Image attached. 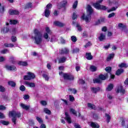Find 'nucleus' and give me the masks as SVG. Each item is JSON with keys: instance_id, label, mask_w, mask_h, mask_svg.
Here are the masks:
<instances>
[{"instance_id": "nucleus-40", "label": "nucleus", "mask_w": 128, "mask_h": 128, "mask_svg": "<svg viewBox=\"0 0 128 128\" xmlns=\"http://www.w3.org/2000/svg\"><path fill=\"white\" fill-rule=\"evenodd\" d=\"M10 24H18V20H10Z\"/></svg>"}, {"instance_id": "nucleus-38", "label": "nucleus", "mask_w": 128, "mask_h": 128, "mask_svg": "<svg viewBox=\"0 0 128 128\" xmlns=\"http://www.w3.org/2000/svg\"><path fill=\"white\" fill-rule=\"evenodd\" d=\"M32 6V4L31 2L28 3L26 6L25 8H31Z\"/></svg>"}, {"instance_id": "nucleus-37", "label": "nucleus", "mask_w": 128, "mask_h": 128, "mask_svg": "<svg viewBox=\"0 0 128 128\" xmlns=\"http://www.w3.org/2000/svg\"><path fill=\"white\" fill-rule=\"evenodd\" d=\"M42 76L44 78L45 80H50V77H48V75L46 74H43Z\"/></svg>"}, {"instance_id": "nucleus-53", "label": "nucleus", "mask_w": 128, "mask_h": 128, "mask_svg": "<svg viewBox=\"0 0 128 128\" xmlns=\"http://www.w3.org/2000/svg\"><path fill=\"white\" fill-rule=\"evenodd\" d=\"M36 120L39 124H42V120L40 117H36Z\"/></svg>"}, {"instance_id": "nucleus-17", "label": "nucleus", "mask_w": 128, "mask_h": 128, "mask_svg": "<svg viewBox=\"0 0 128 128\" xmlns=\"http://www.w3.org/2000/svg\"><path fill=\"white\" fill-rule=\"evenodd\" d=\"M25 84H26V86H28L30 88H34V86H36V84H34V83L30 82H26Z\"/></svg>"}, {"instance_id": "nucleus-56", "label": "nucleus", "mask_w": 128, "mask_h": 128, "mask_svg": "<svg viewBox=\"0 0 128 128\" xmlns=\"http://www.w3.org/2000/svg\"><path fill=\"white\" fill-rule=\"evenodd\" d=\"M11 40L13 42H16V37L15 36H12L11 38Z\"/></svg>"}, {"instance_id": "nucleus-20", "label": "nucleus", "mask_w": 128, "mask_h": 128, "mask_svg": "<svg viewBox=\"0 0 128 128\" xmlns=\"http://www.w3.org/2000/svg\"><path fill=\"white\" fill-rule=\"evenodd\" d=\"M43 36L44 38L46 40V42H50V38L48 37V34L46 32L44 33Z\"/></svg>"}, {"instance_id": "nucleus-42", "label": "nucleus", "mask_w": 128, "mask_h": 128, "mask_svg": "<svg viewBox=\"0 0 128 128\" xmlns=\"http://www.w3.org/2000/svg\"><path fill=\"white\" fill-rule=\"evenodd\" d=\"M44 112L46 114H51L50 110L48 109V108H44Z\"/></svg>"}, {"instance_id": "nucleus-25", "label": "nucleus", "mask_w": 128, "mask_h": 128, "mask_svg": "<svg viewBox=\"0 0 128 128\" xmlns=\"http://www.w3.org/2000/svg\"><path fill=\"white\" fill-rule=\"evenodd\" d=\"M8 84L10 86H12V88H14L16 84L14 81H9L8 82Z\"/></svg>"}, {"instance_id": "nucleus-30", "label": "nucleus", "mask_w": 128, "mask_h": 128, "mask_svg": "<svg viewBox=\"0 0 128 128\" xmlns=\"http://www.w3.org/2000/svg\"><path fill=\"white\" fill-rule=\"evenodd\" d=\"M10 30V29H8V27L6 28H4L2 30V32H3V34H6V32H8Z\"/></svg>"}, {"instance_id": "nucleus-47", "label": "nucleus", "mask_w": 128, "mask_h": 128, "mask_svg": "<svg viewBox=\"0 0 128 128\" xmlns=\"http://www.w3.org/2000/svg\"><path fill=\"white\" fill-rule=\"evenodd\" d=\"M80 52V48H75L72 50L73 54H76Z\"/></svg>"}, {"instance_id": "nucleus-48", "label": "nucleus", "mask_w": 128, "mask_h": 128, "mask_svg": "<svg viewBox=\"0 0 128 128\" xmlns=\"http://www.w3.org/2000/svg\"><path fill=\"white\" fill-rule=\"evenodd\" d=\"M78 0H76L74 2L72 6L73 8H76L78 7Z\"/></svg>"}, {"instance_id": "nucleus-46", "label": "nucleus", "mask_w": 128, "mask_h": 128, "mask_svg": "<svg viewBox=\"0 0 128 128\" xmlns=\"http://www.w3.org/2000/svg\"><path fill=\"white\" fill-rule=\"evenodd\" d=\"M0 123L2 124H4V126H8V122L4 121V120H1Z\"/></svg>"}, {"instance_id": "nucleus-18", "label": "nucleus", "mask_w": 128, "mask_h": 128, "mask_svg": "<svg viewBox=\"0 0 128 128\" xmlns=\"http://www.w3.org/2000/svg\"><path fill=\"white\" fill-rule=\"evenodd\" d=\"M112 88H114V84H111L108 85V86L107 87L106 90H107V92H110V90H112Z\"/></svg>"}, {"instance_id": "nucleus-39", "label": "nucleus", "mask_w": 128, "mask_h": 128, "mask_svg": "<svg viewBox=\"0 0 128 128\" xmlns=\"http://www.w3.org/2000/svg\"><path fill=\"white\" fill-rule=\"evenodd\" d=\"M45 30L46 33L48 34H52V31H50V30L48 27H46L45 29Z\"/></svg>"}, {"instance_id": "nucleus-58", "label": "nucleus", "mask_w": 128, "mask_h": 128, "mask_svg": "<svg viewBox=\"0 0 128 128\" xmlns=\"http://www.w3.org/2000/svg\"><path fill=\"white\" fill-rule=\"evenodd\" d=\"M69 98H70V102H74V96L72 95H70Z\"/></svg>"}, {"instance_id": "nucleus-24", "label": "nucleus", "mask_w": 128, "mask_h": 128, "mask_svg": "<svg viewBox=\"0 0 128 128\" xmlns=\"http://www.w3.org/2000/svg\"><path fill=\"white\" fill-rule=\"evenodd\" d=\"M86 58H87L88 60H92V56L90 53H86Z\"/></svg>"}, {"instance_id": "nucleus-19", "label": "nucleus", "mask_w": 128, "mask_h": 128, "mask_svg": "<svg viewBox=\"0 0 128 128\" xmlns=\"http://www.w3.org/2000/svg\"><path fill=\"white\" fill-rule=\"evenodd\" d=\"M90 126L93 128H100V125L97 123L92 122L90 124Z\"/></svg>"}, {"instance_id": "nucleus-62", "label": "nucleus", "mask_w": 128, "mask_h": 128, "mask_svg": "<svg viewBox=\"0 0 128 128\" xmlns=\"http://www.w3.org/2000/svg\"><path fill=\"white\" fill-rule=\"evenodd\" d=\"M8 50L7 49H5L1 51L2 54H7V52H8Z\"/></svg>"}, {"instance_id": "nucleus-49", "label": "nucleus", "mask_w": 128, "mask_h": 128, "mask_svg": "<svg viewBox=\"0 0 128 128\" xmlns=\"http://www.w3.org/2000/svg\"><path fill=\"white\" fill-rule=\"evenodd\" d=\"M119 68H127L126 64L124 63H122L121 64L118 65Z\"/></svg>"}, {"instance_id": "nucleus-5", "label": "nucleus", "mask_w": 128, "mask_h": 128, "mask_svg": "<svg viewBox=\"0 0 128 128\" xmlns=\"http://www.w3.org/2000/svg\"><path fill=\"white\" fill-rule=\"evenodd\" d=\"M59 74L60 76H62L64 80H73L74 78V76L70 74L64 73V72H60Z\"/></svg>"}, {"instance_id": "nucleus-59", "label": "nucleus", "mask_w": 128, "mask_h": 128, "mask_svg": "<svg viewBox=\"0 0 128 128\" xmlns=\"http://www.w3.org/2000/svg\"><path fill=\"white\" fill-rule=\"evenodd\" d=\"M116 16V14L114 12H112V13H111L108 16V18H113V16Z\"/></svg>"}, {"instance_id": "nucleus-7", "label": "nucleus", "mask_w": 128, "mask_h": 128, "mask_svg": "<svg viewBox=\"0 0 128 128\" xmlns=\"http://www.w3.org/2000/svg\"><path fill=\"white\" fill-rule=\"evenodd\" d=\"M52 6V5L50 4H49L46 6V8L44 10V14L46 18H48V16H50V10Z\"/></svg>"}, {"instance_id": "nucleus-43", "label": "nucleus", "mask_w": 128, "mask_h": 128, "mask_svg": "<svg viewBox=\"0 0 128 128\" xmlns=\"http://www.w3.org/2000/svg\"><path fill=\"white\" fill-rule=\"evenodd\" d=\"M71 40L72 42H76L78 40V39L76 36H71Z\"/></svg>"}, {"instance_id": "nucleus-21", "label": "nucleus", "mask_w": 128, "mask_h": 128, "mask_svg": "<svg viewBox=\"0 0 128 128\" xmlns=\"http://www.w3.org/2000/svg\"><path fill=\"white\" fill-rule=\"evenodd\" d=\"M124 72V70L122 69H118L116 73V76H120Z\"/></svg>"}, {"instance_id": "nucleus-52", "label": "nucleus", "mask_w": 128, "mask_h": 128, "mask_svg": "<svg viewBox=\"0 0 128 128\" xmlns=\"http://www.w3.org/2000/svg\"><path fill=\"white\" fill-rule=\"evenodd\" d=\"M20 90L21 92H24L26 90V87L24 85H22L20 86Z\"/></svg>"}, {"instance_id": "nucleus-50", "label": "nucleus", "mask_w": 128, "mask_h": 128, "mask_svg": "<svg viewBox=\"0 0 128 128\" xmlns=\"http://www.w3.org/2000/svg\"><path fill=\"white\" fill-rule=\"evenodd\" d=\"M100 10H108V8L104 6L100 5Z\"/></svg>"}, {"instance_id": "nucleus-26", "label": "nucleus", "mask_w": 128, "mask_h": 128, "mask_svg": "<svg viewBox=\"0 0 128 128\" xmlns=\"http://www.w3.org/2000/svg\"><path fill=\"white\" fill-rule=\"evenodd\" d=\"M114 54H110L109 56H108L106 60L108 62H110L112 58H114Z\"/></svg>"}, {"instance_id": "nucleus-10", "label": "nucleus", "mask_w": 128, "mask_h": 128, "mask_svg": "<svg viewBox=\"0 0 128 128\" xmlns=\"http://www.w3.org/2000/svg\"><path fill=\"white\" fill-rule=\"evenodd\" d=\"M54 26H59L60 28H62V26H64L65 24L62 22H60L59 21H55L54 22Z\"/></svg>"}, {"instance_id": "nucleus-35", "label": "nucleus", "mask_w": 128, "mask_h": 128, "mask_svg": "<svg viewBox=\"0 0 128 128\" xmlns=\"http://www.w3.org/2000/svg\"><path fill=\"white\" fill-rule=\"evenodd\" d=\"M70 112H72L73 114L76 116H78V114H76V111L74 108H70Z\"/></svg>"}, {"instance_id": "nucleus-41", "label": "nucleus", "mask_w": 128, "mask_h": 128, "mask_svg": "<svg viewBox=\"0 0 128 128\" xmlns=\"http://www.w3.org/2000/svg\"><path fill=\"white\" fill-rule=\"evenodd\" d=\"M90 70H91V72H96V67L94 66H90Z\"/></svg>"}, {"instance_id": "nucleus-13", "label": "nucleus", "mask_w": 128, "mask_h": 128, "mask_svg": "<svg viewBox=\"0 0 128 128\" xmlns=\"http://www.w3.org/2000/svg\"><path fill=\"white\" fill-rule=\"evenodd\" d=\"M6 68L8 70H16V66H10L8 65H6Z\"/></svg>"}, {"instance_id": "nucleus-3", "label": "nucleus", "mask_w": 128, "mask_h": 128, "mask_svg": "<svg viewBox=\"0 0 128 128\" xmlns=\"http://www.w3.org/2000/svg\"><path fill=\"white\" fill-rule=\"evenodd\" d=\"M9 116H12V121L14 124H16V118H20V112H16V111H12L9 112Z\"/></svg>"}, {"instance_id": "nucleus-15", "label": "nucleus", "mask_w": 128, "mask_h": 128, "mask_svg": "<svg viewBox=\"0 0 128 128\" xmlns=\"http://www.w3.org/2000/svg\"><path fill=\"white\" fill-rule=\"evenodd\" d=\"M117 92H121L122 94H124L126 92V90L122 88V86H120L118 87L117 89Z\"/></svg>"}, {"instance_id": "nucleus-64", "label": "nucleus", "mask_w": 128, "mask_h": 128, "mask_svg": "<svg viewBox=\"0 0 128 128\" xmlns=\"http://www.w3.org/2000/svg\"><path fill=\"white\" fill-rule=\"evenodd\" d=\"M24 100H28L30 98V96L26 94L24 96Z\"/></svg>"}, {"instance_id": "nucleus-23", "label": "nucleus", "mask_w": 128, "mask_h": 128, "mask_svg": "<svg viewBox=\"0 0 128 128\" xmlns=\"http://www.w3.org/2000/svg\"><path fill=\"white\" fill-rule=\"evenodd\" d=\"M88 108H90L91 110H96V106L94 105L91 103H88Z\"/></svg>"}, {"instance_id": "nucleus-1", "label": "nucleus", "mask_w": 128, "mask_h": 128, "mask_svg": "<svg viewBox=\"0 0 128 128\" xmlns=\"http://www.w3.org/2000/svg\"><path fill=\"white\" fill-rule=\"evenodd\" d=\"M34 34L35 36H32V38L34 40V42L36 44H42V36L40 34V32L38 29H35L34 31Z\"/></svg>"}, {"instance_id": "nucleus-60", "label": "nucleus", "mask_w": 128, "mask_h": 128, "mask_svg": "<svg viewBox=\"0 0 128 128\" xmlns=\"http://www.w3.org/2000/svg\"><path fill=\"white\" fill-rule=\"evenodd\" d=\"M40 104H42V106H46V104H48V102H46V101L44 100H42L40 102Z\"/></svg>"}, {"instance_id": "nucleus-16", "label": "nucleus", "mask_w": 128, "mask_h": 128, "mask_svg": "<svg viewBox=\"0 0 128 128\" xmlns=\"http://www.w3.org/2000/svg\"><path fill=\"white\" fill-rule=\"evenodd\" d=\"M9 14L11 16H13L14 14H20V12H18V11L16 10H9Z\"/></svg>"}, {"instance_id": "nucleus-54", "label": "nucleus", "mask_w": 128, "mask_h": 128, "mask_svg": "<svg viewBox=\"0 0 128 128\" xmlns=\"http://www.w3.org/2000/svg\"><path fill=\"white\" fill-rule=\"evenodd\" d=\"M118 8V6L112 7L111 9L108 10V12H114V10H116Z\"/></svg>"}, {"instance_id": "nucleus-57", "label": "nucleus", "mask_w": 128, "mask_h": 128, "mask_svg": "<svg viewBox=\"0 0 128 128\" xmlns=\"http://www.w3.org/2000/svg\"><path fill=\"white\" fill-rule=\"evenodd\" d=\"M92 46V43L90 42H88L86 44L84 45V48H88V46Z\"/></svg>"}, {"instance_id": "nucleus-45", "label": "nucleus", "mask_w": 128, "mask_h": 128, "mask_svg": "<svg viewBox=\"0 0 128 128\" xmlns=\"http://www.w3.org/2000/svg\"><path fill=\"white\" fill-rule=\"evenodd\" d=\"M105 70H106V72H112V67H110V66L106 67V68H105Z\"/></svg>"}, {"instance_id": "nucleus-33", "label": "nucleus", "mask_w": 128, "mask_h": 128, "mask_svg": "<svg viewBox=\"0 0 128 128\" xmlns=\"http://www.w3.org/2000/svg\"><path fill=\"white\" fill-rule=\"evenodd\" d=\"M76 28L78 30V32H82V26H80V24H78V23L76 24Z\"/></svg>"}, {"instance_id": "nucleus-4", "label": "nucleus", "mask_w": 128, "mask_h": 128, "mask_svg": "<svg viewBox=\"0 0 128 128\" xmlns=\"http://www.w3.org/2000/svg\"><path fill=\"white\" fill-rule=\"evenodd\" d=\"M108 74H101L99 76V78H95L93 80L94 84H101L102 80H104L108 78Z\"/></svg>"}, {"instance_id": "nucleus-55", "label": "nucleus", "mask_w": 128, "mask_h": 128, "mask_svg": "<svg viewBox=\"0 0 128 128\" xmlns=\"http://www.w3.org/2000/svg\"><path fill=\"white\" fill-rule=\"evenodd\" d=\"M4 12V6H0V12L2 14Z\"/></svg>"}, {"instance_id": "nucleus-14", "label": "nucleus", "mask_w": 128, "mask_h": 128, "mask_svg": "<svg viewBox=\"0 0 128 128\" xmlns=\"http://www.w3.org/2000/svg\"><path fill=\"white\" fill-rule=\"evenodd\" d=\"M20 106L23 108V110H30V105H26L22 103L20 104Z\"/></svg>"}, {"instance_id": "nucleus-8", "label": "nucleus", "mask_w": 128, "mask_h": 128, "mask_svg": "<svg viewBox=\"0 0 128 128\" xmlns=\"http://www.w3.org/2000/svg\"><path fill=\"white\" fill-rule=\"evenodd\" d=\"M66 4H68V1L64 0L62 2H61L58 4V8L59 10H60L61 8H65V6H66Z\"/></svg>"}, {"instance_id": "nucleus-9", "label": "nucleus", "mask_w": 128, "mask_h": 128, "mask_svg": "<svg viewBox=\"0 0 128 128\" xmlns=\"http://www.w3.org/2000/svg\"><path fill=\"white\" fill-rule=\"evenodd\" d=\"M102 0H98V2H96V3H94L93 4L94 8H97V10H100L101 6L100 4H102Z\"/></svg>"}, {"instance_id": "nucleus-63", "label": "nucleus", "mask_w": 128, "mask_h": 128, "mask_svg": "<svg viewBox=\"0 0 128 128\" xmlns=\"http://www.w3.org/2000/svg\"><path fill=\"white\" fill-rule=\"evenodd\" d=\"M6 90V89L4 88V87L0 86V92H4V90Z\"/></svg>"}, {"instance_id": "nucleus-27", "label": "nucleus", "mask_w": 128, "mask_h": 128, "mask_svg": "<svg viewBox=\"0 0 128 128\" xmlns=\"http://www.w3.org/2000/svg\"><path fill=\"white\" fill-rule=\"evenodd\" d=\"M66 57L60 58L58 60V62L59 64H62V62H66Z\"/></svg>"}, {"instance_id": "nucleus-36", "label": "nucleus", "mask_w": 128, "mask_h": 128, "mask_svg": "<svg viewBox=\"0 0 128 128\" xmlns=\"http://www.w3.org/2000/svg\"><path fill=\"white\" fill-rule=\"evenodd\" d=\"M18 64L20 66H28V62H20Z\"/></svg>"}, {"instance_id": "nucleus-11", "label": "nucleus", "mask_w": 128, "mask_h": 128, "mask_svg": "<svg viewBox=\"0 0 128 128\" xmlns=\"http://www.w3.org/2000/svg\"><path fill=\"white\" fill-rule=\"evenodd\" d=\"M65 120H67L68 124H72V118H70V116L68 114V112H65Z\"/></svg>"}, {"instance_id": "nucleus-22", "label": "nucleus", "mask_w": 128, "mask_h": 128, "mask_svg": "<svg viewBox=\"0 0 128 128\" xmlns=\"http://www.w3.org/2000/svg\"><path fill=\"white\" fill-rule=\"evenodd\" d=\"M91 90L94 92V94H96L98 90H100V88H91Z\"/></svg>"}, {"instance_id": "nucleus-12", "label": "nucleus", "mask_w": 128, "mask_h": 128, "mask_svg": "<svg viewBox=\"0 0 128 128\" xmlns=\"http://www.w3.org/2000/svg\"><path fill=\"white\" fill-rule=\"evenodd\" d=\"M98 39L100 42H102V40H106V32H102L100 34Z\"/></svg>"}, {"instance_id": "nucleus-29", "label": "nucleus", "mask_w": 128, "mask_h": 128, "mask_svg": "<svg viewBox=\"0 0 128 128\" xmlns=\"http://www.w3.org/2000/svg\"><path fill=\"white\" fill-rule=\"evenodd\" d=\"M105 116L106 117V122L108 124V122H110V118L112 117L110 116L108 114H106Z\"/></svg>"}, {"instance_id": "nucleus-31", "label": "nucleus", "mask_w": 128, "mask_h": 128, "mask_svg": "<svg viewBox=\"0 0 128 128\" xmlns=\"http://www.w3.org/2000/svg\"><path fill=\"white\" fill-rule=\"evenodd\" d=\"M68 90H69V92H72V94H76V90L74 89V88H68Z\"/></svg>"}, {"instance_id": "nucleus-61", "label": "nucleus", "mask_w": 128, "mask_h": 128, "mask_svg": "<svg viewBox=\"0 0 128 128\" xmlns=\"http://www.w3.org/2000/svg\"><path fill=\"white\" fill-rule=\"evenodd\" d=\"M118 26H119V28H126V26H124V24L122 23L118 24Z\"/></svg>"}, {"instance_id": "nucleus-28", "label": "nucleus", "mask_w": 128, "mask_h": 128, "mask_svg": "<svg viewBox=\"0 0 128 128\" xmlns=\"http://www.w3.org/2000/svg\"><path fill=\"white\" fill-rule=\"evenodd\" d=\"M128 118H122V126H124L125 124H126V122H128Z\"/></svg>"}, {"instance_id": "nucleus-34", "label": "nucleus", "mask_w": 128, "mask_h": 128, "mask_svg": "<svg viewBox=\"0 0 128 128\" xmlns=\"http://www.w3.org/2000/svg\"><path fill=\"white\" fill-rule=\"evenodd\" d=\"M69 50L66 48H64L62 50L61 54H68Z\"/></svg>"}, {"instance_id": "nucleus-51", "label": "nucleus", "mask_w": 128, "mask_h": 128, "mask_svg": "<svg viewBox=\"0 0 128 128\" xmlns=\"http://www.w3.org/2000/svg\"><path fill=\"white\" fill-rule=\"evenodd\" d=\"M72 18L74 20H76V18H78V15H76V14L73 13V15L72 16Z\"/></svg>"}, {"instance_id": "nucleus-44", "label": "nucleus", "mask_w": 128, "mask_h": 128, "mask_svg": "<svg viewBox=\"0 0 128 128\" xmlns=\"http://www.w3.org/2000/svg\"><path fill=\"white\" fill-rule=\"evenodd\" d=\"M98 24H102V22H106V18H101L100 20H98Z\"/></svg>"}, {"instance_id": "nucleus-32", "label": "nucleus", "mask_w": 128, "mask_h": 128, "mask_svg": "<svg viewBox=\"0 0 128 128\" xmlns=\"http://www.w3.org/2000/svg\"><path fill=\"white\" fill-rule=\"evenodd\" d=\"M4 46L6 48H14V44H12L5 43Z\"/></svg>"}, {"instance_id": "nucleus-2", "label": "nucleus", "mask_w": 128, "mask_h": 128, "mask_svg": "<svg viewBox=\"0 0 128 128\" xmlns=\"http://www.w3.org/2000/svg\"><path fill=\"white\" fill-rule=\"evenodd\" d=\"M92 6H90V5H88L87 6V16H86L84 17V14H83L82 16L81 17V18L82 20H84V21L86 22H90V17L91 14H92Z\"/></svg>"}, {"instance_id": "nucleus-6", "label": "nucleus", "mask_w": 128, "mask_h": 128, "mask_svg": "<svg viewBox=\"0 0 128 128\" xmlns=\"http://www.w3.org/2000/svg\"><path fill=\"white\" fill-rule=\"evenodd\" d=\"M27 74L24 76V80H33V78H36V75L34 73L28 72Z\"/></svg>"}]
</instances>
